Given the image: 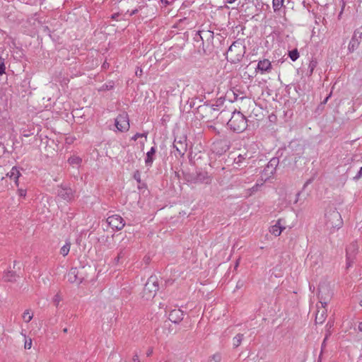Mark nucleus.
I'll list each match as a JSON object with an SVG mask.
<instances>
[{
  "instance_id": "obj_29",
  "label": "nucleus",
  "mask_w": 362,
  "mask_h": 362,
  "mask_svg": "<svg viewBox=\"0 0 362 362\" xmlns=\"http://www.w3.org/2000/svg\"><path fill=\"white\" fill-rule=\"evenodd\" d=\"M6 66L4 64V59L0 57V76L5 73Z\"/></svg>"
},
{
  "instance_id": "obj_38",
  "label": "nucleus",
  "mask_w": 362,
  "mask_h": 362,
  "mask_svg": "<svg viewBox=\"0 0 362 362\" xmlns=\"http://www.w3.org/2000/svg\"><path fill=\"white\" fill-rule=\"evenodd\" d=\"M277 163V160L276 159H272L269 162L270 165H276V163Z\"/></svg>"
},
{
  "instance_id": "obj_32",
  "label": "nucleus",
  "mask_w": 362,
  "mask_h": 362,
  "mask_svg": "<svg viewBox=\"0 0 362 362\" xmlns=\"http://www.w3.org/2000/svg\"><path fill=\"white\" fill-rule=\"evenodd\" d=\"M26 189H18V194L20 197H25L26 196Z\"/></svg>"
},
{
  "instance_id": "obj_15",
  "label": "nucleus",
  "mask_w": 362,
  "mask_h": 362,
  "mask_svg": "<svg viewBox=\"0 0 362 362\" xmlns=\"http://www.w3.org/2000/svg\"><path fill=\"white\" fill-rule=\"evenodd\" d=\"M68 281L71 283L78 282V271L76 268H72L67 274Z\"/></svg>"
},
{
  "instance_id": "obj_17",
  "label": "nucleus",
  "mask_w": 362,
  "mask_h": 362,
  "mask_svg": "<svg viewBox=\"0 0 362 362\" xmlns=\"http://www.w3.org/2000/svg\"><path fill=\"white\" fill-rule=\"evenodd\" d=\"M360 40L356 38H351L349 42L348 49L350 52H354L359 46Z\"/></svg>"
},
{
  "instance_id": "obj_47",
  "label": "nucleus",
  "mask_w": 362,
  "mask_h": 362,
  "mask_svg": "<svg viewBox=\"0 0 362 362\" xmlns=\"http://www.w3.org/2000/svg\"><path fill=\"white\" fill-rule=\"evenodd\" d=\"M255 189H257V186H255V187H252V189H253V190H255Z\"/></svg>"
},
{
  "instance_id": "obj_23",
  "label": "nucleus",
  "mask_w": 362,
  "mask_h": 362,
  "mask_svg": "<svg viewBox=\"0 0 362 362\" xmlns=\"http://www.w3.org/2000/svg\"><path fill=\"white\" fill-rule=\"evenodd\" d=\"M33 315L29 310H25L22 316L25 322H29L33 319Z\"/></svg>"
},
{
  "instance_id": "obj_45",
  "label": "nucleus",
  "mask_w": 362,
  "mask_h": 362,
  "mask_svg": "<svg viewBox=\"0 0 362 362\" xmlns=\"http://www.w3.org/2000/svg\"><path fill=\"white\" fill-rule=\"evenodd\" d=\"M136 12H137V10H134V11H132V13H130V15H131V16H132V15H134V14H135Z\"/></svg>"
},
{
  "instance_id": "obj_14",
  "label": "nucleus",
  "mask_w": 362,
  "mask_h": 362,
  "mask_svg": "<svg viewBox=\"0 0 362 362\" xmlns=\"http://www.w3.org/2000/svg\"><path fill=\"white\" fill-rule=\"evenodd\" d=\"M21 175V173H20L18 168L16 166H13L11 168V170H10V172H8L6 174L7 177L13 180L16 186H18V185H19L18 179Z\"/></svg>"
},
{
  "instance_id": "obj_37",
  "label": "nucleus",
  "mask_w": 362,
  "mask_h": 362,
  "mask_svg": "<svg viewBox=\"0 0 362 362\" xmlns=\"http://www.w3.org/2000/svg\"><path fill=\"white\" fill-rule=\"evenodd\" d=\"M299 196H300V192H298L296 195V199L294 200L295 204H296L298 202Z\"/></svg>"
},
{
  "instance_id": "obj_49",
  "label": "nucleus",
  "mask_w": 362,
  "mask_h": 362,
  "mask_svg": "<svg viewBox=\"0 0 362 362\" xmlns=\"http://www.w3.org/2000/svg\"><path fill=\"white\" fill-rule=\"evenodd\" d=\"M202 106H199V108H198V109H199V110H201V109H202Z\"/></svg>"
},
{
  "instance_id": "obj_13",
  "label": "nucleus",
  "mask_w": 362,
  "mask_h": 362,
  "mask_svg": "<svg viewBox=\"0 0 362 362\" xmlns=\"http://www.w3.org/2000/svg\"><path fill=\"white\" fill-rule=\"evenodd\" d=\"M281 222L282 220L279 219L274 225L270 227L269 232L271 234L276 237L281 235L282 231L286 228Z\"/></svg>"
},
{
  "instance_id": "obj_36",
  "label": "nucleus",
  "mask_w": 362,
  "mask_h": 362,
  "mask_svg": "<svg viewBox=\"0 0 362 362\" xmlns=\"http://www.w3.org/2000/svg\"><path fill=\"white\" fill-rule=\"evenodd\" d=\"M362 177V167L360 168L358 174L355 176V179L358 180Z\"/></svg>"
},
{
  "instance_id": "obj_12",
  "label": "nucleus",
  "mask_w": 362,
  "mask_h": 362,
  "mask_svg": "<svg viewBox=\"0 0 362 362\" xmlns=\"http://www.w3.org/2000/svg\"><path fill=\"white\" fill-rule=\"evenodd\" d=\"M184 316L182 310L178 308L172 310L169 313V320L173 323H179Z\"/></svg>"
},
{
  "instance_id": "obj_42",
  "label": "nucleus",
  "mask_w": 362,
  "mask_h": 362,
  "mask_svg": "<svg viewBox=\"0 0 362 362\" xmlns=\"http://www.w3.org/2000/svg\"><path fill=\"white\" fill-rule=\"evenodd\" d=\"M141 73H142V70H141V69H139V71H136V75H138V74L141 75Z\"/></svg>"
},
{
  "instance_id": "obj_41",
  "label": "nucleus",
  "mask_w": 362,
  "mask_h": 362,
  "mask_svg": "<svg viewBox=\"0 0 362 362\" xmlns=\"http://www.w3.org/2000/svg\"><path fill=\"white\" fill-rule=\"evenodd\" d=\"M141 73H142V70H141V69H139V71H136V75H138V74L141 75Z\"/></svg>"
},
{
  "instance_id": "obj_3",
  "label": "nucleus",
  "mask_w": 362,
  "mask_h": 362,
  "mask_svg": "<svg viewBox=\"0 0 362 362\" xmlns=\"http://www.w3.org/2000/svg\"><path fill=\"white\" fill-rule=\"evenodd\" d=\"M158 290V284L156 276H151L145 284L144 288V296L146 299L154 297Z\"/></svg>"
},
{
  "instance_id": "obj_16",
  "label": "nucleus",
  "mask_w": 362,
  "mask_h": 362,
  "mask_svg": "<svg viewBox=\"0 0 362 362\" xmlns=\"http://www.w3.org/2000/svg\"><path fill=\"white\" fill-rule=\"evenodd\" d=\"M156 151V148L155 146L151 147L149 151L146 153V158L145 159V163L147 165H151L153 161V156Z\"/></svg>"
},
{
  "instance_id": "obj_44",
  "label": "nucleus",
  "mask_w": 362,
  "mask_h": 362,
  "mask_svg": "<svg viewBox=\"0 0 362 362\" xmlns=\"http://www.w3.org/2000/svg\"><path fill=\"white\" fill-rule=\"evenodd\" d=\"M329 96H330V94L328 96L326 97V98L323 101L324 103H327V101L328 98H329Z\"/></svg>"
},
{
  "instance_id": "obj_39",
  "label": "nucleus",
  "mask_w": 362,
  "mask_h": 362,
  "mask_svg": "<svg viewBox=\"0 0 362 362\" xmlns=\"http://www.w3.org/2000/svg\"><path fill=\"white\" fill-rule=\"evenodd\" d=\"M225 1L228 4H233L235 0H225Z\"/></svg>"
},
{
  "instance_id": "obj_46",
  "label": "nucleus",
  "mask_w": 362,
  "mask_h": 362,
  "mask_svg": "<svg viewBox=\"0 0 362 362\" xmlns=\"http://www.w3.org/2000/svg\"><path fill=\"white\" fill-rule=\"evenodd\" d=\"M232 113H233V114H235V113H240V112L237 111L236 110H235Z\"/></svg>"
},
{
  "instance_id": "obj_21",
  "label": "nucleus",
  "mask_w": 362,
  "mask_h": 362,
  "mask_svg": "<svg viewBox=\"0 0 362 362\" xmlns=\"http://www.w3.org/2000/svg\"><path fill=\"white\" fill-rule=\"evenodd\" d=\"M81 162L82 159L77 156H73L69 158V163L72 165H78Z\"/></svg>"
},
{
  "instance_id": "obj_48",
  "label": "nucleus",
  "mask_w": 362,
  "mask_h": 362,
  "mask_svg": "<svg viewBox=\"0 0 362 362\" xmlns=\"http://www.w3.org/2000/svg\"><path fill=\"white\" fill-rule=\"evenodd\" d=\"M64 332H67V329L66 328L64 329Z\"/></svg>"
},
{
  "instance_id": "obj_18",
  "label": "nucleus",
  "mask_w": 362,
  "mask_h": 362,
  "mask_svg": "<svg viewBox=\"0 0 362 362\" xmlns=\"http://www.w3.org/2000/svg\"><path fill=\"white\" fill-rule=\"evenodd\" d=\"M284 0H273L272 6L275 12L279 11L284 6Z\"/></svg>"
},
{
  "instance_id": "obj_35",
  "label": "nucleus",
  "mask_w": 362,
  "mask_h": 362,
  "mask_svg": "<svg viewBox=\"0 0 362 362\" xmlns=\"http://www.w3.org/2000/svg\"><path fill=\"white\" fill-rule=\"evenodd\" d=\"M144 136V134H143L136 133L135 135H134V136H132V140L136 141V140H137L139 138L142 137V136Z\"/></svg>"
},
{
  "instance_id": "obj_7",
  "label": "nucleus",
  "mask_w": 362,
  "mask_h": 362,
  "mask_svg": "<svg viewBox=\"0 0 362 362\" xmlns=\"http://www.w3.org/2000/svg\"><path fill=\"white\" fill-rule=\"evenodd\" d=\"M319 298H320V303L322 304V306L323 308H325L327 305L326 300L329 299L331 296L330 290L323 285H320L319 286Z\"/></svg>"
},
{
  "instance_id": "obj_2",
  "label": "nucleus",
  "mask_w": 362,
  "mask_h": 362,
  "mask_svg": "<svg viewBox=\"0 0 362 362\" xmlns=\"http://www.w3.org/2000/svg\"><path fill=\"white\" fill-rule=\"evenodd\" d=\"M228 125L230 129L235 132H243L247 126V120L245 115H232L228 122Z\"/></svg>"
},
{
  "instance_id": "obj_27",
  "label": "nucleus",
  "mask_w": 362,
  "mask_h": 362,
  "mask_svg": "<svg viewBox=\"0 0 362 362\" xmlns=\"http://www.w3.org/2000/svg\"><path fill=\"white\" fill-rule=\"evenodd\" d=\"M221 355L219 354H215L209 358V362H221Z\"/></svg>"
},
{
  "instance_id": "obj_19",
  "label": "nucleus",
  "mask_w": 362,
  "mask_h": 362,
  "mask_svg": "<svg viewBox=\"0 0 362 362\" xmlns=\"http://www.w3.org/2000/svg\"><path fill=\"white\" fill-rule=\"evenodd\" d=\"M243 339V334H238L233 339V345L234 347H238L240 345Z\"/></svg>"
},
{
  "instance_id": "obj_34",
  "label": "nucleus",
  "mask_w": 362,
  "mask_h": 362,
  "mask_svg": "<svg viewBox=\"0 0 362 362\" xmlns=\"http://www.w3.org/2000/svg\"><path fill=\"white\" fill-rule=\"evenodd\" d=\"M13 276V272H8V274L4 276L6 281H12V277Z\"/></svg>"
},
{
  "instance_id": "obj_9",
  "label": "nucleus",
  "mask_w": 362,
  "mask_h": 362,
  "mask_svg": "<svg viewBox=\"0 0 362 362\" xmlns=\"http://www.w3.org/2000/svg\"><path fill=\"white\" fill-rule=\"evenodd\" d=\"M358 250L357 244L355 243L349 245L346 248V267L349 268L353 262V257Z\"/></svg>"
},
{
  "instance_id": "obj_1",
  "label": "nucleus",
  "mask_w": 362,
  "mask_h": 362,
  "mask_svg": "<svg viewBox=\"0 0 362 362\" xmlns=\"http://www.w3.org/2000/svg\"><path fill=\"white\" fill-rule=\"evenodd\" d=\"M325 218L326 229L331 233L339 230L343 225L341 214L335 209L327 211Z\"/></svg>"
},
{
  "instance_id": "obj_43",
  "label": "nucleus",
  "mask_w": 362,
  "mask_h": 362,
  "mask_svg": "<svg viewBox=\"0 0 362 362\" xmlns=\"http://www.w3.org/2000/svg\"><path fill=\"white\" fill-rule=\"evenodd\" d=\"M54 301H55L56 303H57L59 302V299L58 298V296H55V298H54Z\"/></svg>"
},
{
  "instance_id": "obj_24",
  "label": "nucleus",
  "mask_w": 362,
  "mask_h": 362,
  "mask_svg": "<svg viewBox=\"0 0 362 362\" xmlns=\"http://www.w3.org/2000/svg\"><path fill=\"white\" fill-rule=\"evenodd\" d=\"M126 252L124 249H120L117 256L115 259V262L116 264H119L120 262V259H123L125 257Z\"/></svg>"
},
{
  "instance_id": "obj_28",
  "label": "nucleus",
  "mask_w": 362,
  "mask_h": 362,
  "mask_svg": "<svg viewBox=\"0 0 362 362\" xmlns=\"http://www.w3.org/2000/svg\"><path fill=\"white\" fill-rule=\"evenodd\" d=\"M316 66H317L316 61L312 60L311 62H310L309 65H308L310 75H311L313 74Z\"/></svg>"
},
{
  "instance_id": "obj_6",
  "label": "nucleus",
  "mask_w": 362,
  "mask_h": 362,
  "mask_svg": "<svg viewBox=\"0 0 362 362\" xmlns=\"http://www.w3.org/2000/svg\"><path fill=\"white\" fill-rule=\"evenodd\" d=\"M107 222L110 226L116 230H121L124 226L123 218L117 214L109 216L107 218Z\"/></svg>"
},
{
  "instance_id": "obj_4",
  "label": "nucleus",
  "mask_w": 362,
  "mask_h": 362,
  "mask_svg": "<svg viewBox=\"0 0 362 362\" xmlns=\"http://www.w3.org/2000/svg\"><path fill=\"white\" fill-rule=\"evenodd\" d=\"M115 126L119 132H127L129 129L128 115H119L115 119Z\"/></svg>"
},
{
  "instance_id": "obj_40",
  "label": "nucleus",
  "mask_w": 362,
  "mask_h": 362,
  "mask_svg": "<svg viewBox=\"0 0 362 362\" xmlns=\"http://www.w3.org/2000/svg\"><path fill=\"white\" fill-rule=\"evenodd\" d=\"M358 329H359V330H360V331H361V332H362V322L359 323V325H358Z\"/></svg>"
},
{
  "instance_id": "obj_50",
  "label": "nucleus",
  "mask_w": 362,
  "mask_h": 362,
  "mask_svg": "<svg viewBox=\"0 0 362 362\" xmlns=\"http://www.w3.org/2000/svg\"><path fill=\"white\" fill-rule=\"evenodd\" d=\"M360 305L362 306V299L360 301Z\"/></svg>"
},
{
  "instance_id": "obj_10",
  "label": "nucleus",
  "mask_w": 362,
  "mask_h": 362,
  "mask_svg": "<svg viewBox=\"0 0 362 362\" xmlns=\"http://www.w3.org/2000/svg\"><path fill=\"white\" fill-rule=\"evenodd\" d=\"M57 193L59 197L66 201H70L74 198L73 190L68 187H61Z\"/></svg>"
},
{
  "instance_id": "obj_8",
  "label": "nucleus",
  "mask_w": 362,
  "mask_h": 362,
  "mask_svg": "<svg viewBox=\"0 0 362 362\" xmlns=\"http://www.w3.org/2000/svg\"><path fill=\"white\" fill-rule=\"evenodd\" d=\"M272 69V65L271 62L267 59H264L259 61L256 68V71H259L262 74H263L264 73H270Z\"/></svg>"
},
{
  "instance_id": "obj_20",
  "label": "nucleus",
  "mask_w": 362,
  "mask_h": 362,
  "mask_svg": "<svg viewBox=\"0 0 362 362\" xmlns=\"http://www.w3.org/2000/svg\"><path fill=\"white\" fill-rule=\"evenodd\" d=\"M325 319V310L322 309V312L320 310H318L316 313L315 316V321L317 323L322 324Z\"/></svg>"
},
{
  "instance_id": "obj_5",
  "label": "nucleus",
  "mask_w": 362,
  "mask_h": 362,
  "mask_svg": "<svg viewBox=\"0 0 362 362\" xmlns=\"http://www.w3.org/2000/svg\"><path fill=\"white\" fill-rule=\"evenodd\" d=\"M243 49L241 44L237 42H234L228 48L227 54L229 55L231 59L239 60L243 55Z\"/></svg>"
},
{
  "instance_id": "obj_26",
  "label": "nucleus",
  "mask_w": 362,
  "mask_h": 362,
  "mask_svg": "<svg viewBox=\"0 0 362 362\" xmlns=\"http://www.w3.org/2000/svg\"><path fill=\"white\" fill-rule=\"evenodd\" d=\"M353 38L358 39L361 40L362 39V27L358 28L354 31Z\"/></svg>"
},
{
  "instance_id": "obj_51",
  "label": "nucleus",
  "mask_w": 362,
  "mask_h": 362,
  "mask_svg": "<svg viewBox=\"0 0 362 362\" xmlns=\"http://www.w3.org/2000/svg\"><path fill=\"white\" fill-rule=\"evenodd\" d=\"M165 362H169V361H165Z\"/></svg>"
},
{
  "instance_id": "obj_33",
  "label": "nucleus",
  "mask_w": 362,
  "mask_h": 362,
  "mask_svg": "<svg viewBox=\"0 0 362 362\" xmlns=\"http://www.w3.org/2000/svg\"><path fill=\"white\" fill-rule=\"evenodd\" d=\"M32 346V340L29 339V340H26L25 342L24 347L25 349H30Z\"/></svg>"
},
{
  "instance_id": "obj_31",
  "label": "nucleus",
  "mask_w": 362,
  "mask_h": 362,
  "mask_svg": "<svg viewBox=\"0 0 362 362\" xmlns=\"http://www.w3.org/2000/svg\"><path fill=\"white\" fill-rule=\"evenodd\" d=\"M113 87H114L113 83L109 82L107 84L103 85L100 90H111L113 88Z\"/></svg>"
},
{
  "instance_id": "obj_25",
  "label": "nucleus",
  "mask_w": 362,
  "mask_h": 362,
  "mask_svg": "<svg viewBox=\"0 0 362 362\" xmlns=\"http://www.w3.org/2000/svg\"><path fill=\"white\" fill-rule=\"evenodd\" d=\"M288 55L293 62H295L299 57V54L297 49L290 51Z\"/></svg>"
},
{
  "instance_id": "obj_30",
  "label": "nucleus",
  "mask_w": 362,
  "mask_h": 362,
  "mask_svg": "<svg viewBox=\"0 0 362 362\" xmlns=\"http://www.w3.org/2000/svg\"><path fill=\"white\" fill-rule=\"evenodd\" d=\"M247 157V154L241 155L240 154L237 158H235V163L236 164H240L243 163V160H245Z\"/></svg>"
},
{
  "instance_id": "obj_11",
  "label": "nucleus",
  "mask_w": 362,
  "mask_h": 362,
  "mask_svg": "<svg viewBox=\"0 0 362 362\" xmlns=\"http://www.w3.org/2000/svg\"><path fill=\"white\" fill-rule=\"evenodd\" d=\"M173 146L180 156H183L187 151V145L186 144V139L183 137L182 139L179 141L175 139Z\"/></svg>"
},
{
  "instance_id": "obj_22",
  "label": "nucleus",
  "mask_w": 362,
  "mask_h": 362,
  "mask_svg": "<svg viewBox=\"0 0 362 362\" xmlns=\"http://www.w3.org/2000/svg\"><path fill=\"white\" fill-rule=\"evenodd\" d=\"M71 244L69 243H66L64 245H63L60 249V254L64 257L66 256L70 251Z\"/></svg>"
}]
</instances>
